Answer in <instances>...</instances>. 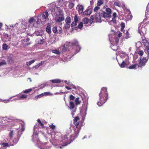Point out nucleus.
Listing matches in <instances>:
<instances>
[{
	"mask_svg": "<svg viewBox=\"0 0 149 149\" xmlns=\"http://www.w3.org/2000/svg\"><path fill=\"white\" fill-rule=\"evenodd\" d=\"M45 84H42L40 86V88H43L45 87Z\"/></svg>",
	"mask_w": 149,
	"mask_h": 149,
	"instance_id": "338daca9",
	"label": "nucleus"
},
{
	"mask_svg": "<svg viewBox=\"0 0 149 149\" xmlns=\"http://www.w3.org/2000/svg\"><path fill=\"white\" fill-rule=\"evenodd\" d=\"M74 6V4L72 2L69 3L68 7L70 8H72Z\"/></svg>",
	"mask_w": 149,
	"mask_h": 149,
	"instance_id": "49530a36",
	"label": "nucleus"
},
{
	"mask_svg": "<svg viewBox=\"0 0 149 149\" xmlns=\"http://www.w3.org/2000/svg\"><path fill=\"white\" fill-rule=\"evenodd\" d=\"M128 63L129 60H128V61L127 62H125V60H124L121 64H119V65L121 68H123L125 67Z\"/></svg>",
	"mask_w": 149,
	"mask_h": 149,
	"instance_id": "a211bd4d",
	"label": "nucleus"
},
{
	"mask_svg": "<svg viewBox=\"0 0 149 149\" xmlns=\"http://www.w3.org/2000/svg\"><path fill=\"white\" fill-rule=\"evenodd\" d=\"M74 21L72 22L71 24V25L72 26H74L77 24V23L78 21V18L77 15L75 16L74 18Z\"/></svg>",
	"mask_w": 149,
	"mask_h": 149,
	"instance_id": "f3484780",
	"label": "nucleus"
},
{
	"mask_svg": "<svg viewBox=\"0 0 149 149\" xmlns=\"http://www.w3.org/2000/svg\"><path fill=\"white\" fill-rule=\"evenodd\" d=\"M77 9L78 10L79 13V15L83 13V11L84 10V7L82 5H79L77 7Z\"/></svg>",
	"mask_w": 149,
	"mask_h": 149,
	"instance_id": "2eb2a0df",
	"label": "nucleus"
},
{
	"mask_svg": "<svg viewBox=\"0 0 149 149\" xmlns=\"http://www.w3.org/2000/svg\"><path fill=\"white\" fill-rule=\"evenodd\" d=\"M65 88L68 90H70L72 88H73L72 87V86H70V87H69L68 86H65Z\"/></svg>",
	"mask_w": 149,
	"mask_h": 149,
	"instance_id": "052dcab7",
	"label": "nucleus"
},
{
	"mask_svg": "<svg viewBox=\"0 0 149 149\" xmlns=\"http://www.w3.org/2000/svg\"><path fill=\"white\" fill-rule=\"evenodd\" d=\"M20 100V98H19V95H17V97L16 98H14L13 100ZM13 100H11V101H12Z\"/></svg>",
	"mask_w": 149,
	"mask_h": 149,
	"instance_id": "0e129e2a",
	"label": "nucleus"
},
{
	"mask_svg": "<svg viewBox=\"0 0 149 149\" xmlns=\"http://www.w3.org/2000/svg\"><path fill=\"white\" fill-rule=\"evenodd\" d=\"M92 8L91 6H89L83 12V14L84 15H90L92 13Z\"/></svg>",
	"mask_w": 149,
	"mask_h": 149,
	"instance_id": "ddd939ff",
	"label": "nucleus"
},
{
	"mask_svg": "<svg viewBox=\"0 0 149 149\" xmlns=\"http://www.w3.org/2000/svg\"><path fill=\"white\" fill-rule=\"evenodd\" d=\"M49 16L48 13L46 11L43 13L42 17L44 19H47Z\"/></svg>",
	"mask_w": 149,
	"mask_h": 149,
	"instance_id": "412c9836",
	"label": "nucleus"
},
{
	"mask_svg": "<svg viewBox=\"0 0 149 149\" xmlns=\"http://www.w3.org/2000/svg\"><path fill=\"white\" fill-rule=\"evenodd\" d=\"M38 126L37 125H35L33 128V134L32 136V140L35 143H36L38 145L41 144V148L42 149H48L51 147V146H48L47 145V143H42L40 141L38 137V133H37V130H36Z\"/></svg>",
	"mask_w": 149,
	"mask_h": 149,
	"instance_id": "f03ea898",
	"label": "nucleus"
},
{
	"mask_svg": "<svg viewBox=\"0 0 149 149\" xmlns=\"http://www.w3.org/2000/svg\"><path fill=\"white\" fill-rule=\"evenodd\" d=\"M65 23L70 24L71 20L70 18V17H67L65 19Z\"/></svg>",
	"mask_w": 149,
	"mask_h": 149,
	"instance_id": "c85d7f7f",
	"label": "nucleus"
},
{
	"mask_svg": "<svg viewBox=\"0 0 149 149\" xmlns=\"http://www.w3.org/2000/svg\"><path fill=\"white\" fill-rule=\"evenodd\" d=\"M83 21L85 24H87L89 22V19L88 18H84L83 19Z\"/></svg>",
	"mask_w": 149,
	"mask_h": 149,
	"instance_id": "c9c22d12",
	"label": "nucleus"
},
{
	"mask_svg": "<svg viewBox=\"0 0 149 149\" xmlns=\"http://www.w3.org/2000/svg\"><path fill=\"white\" fill-rule=\"evenodd\" d=\"M75 103L76 105L79 104L81 103V101L79 100V98L77 97L75 100Z\"/></svg>",
	"mask_w": 149,
	"mask_h": 149,
	"instance_id": "2f4dec72",
	"label": "nucleus"
},
{
	"mask_svg": "<svg viewBox=\"0 0 149 149\" xmlns=\"http://www.w3.org/2000/svg\"><path fill=\"white\" fill-rule=\"evenodd\" d=\"M53 83H59L61 82V80L59 79H55L50 80Z\"/></svg>",
	"mask_w": 149,
	"mask_h": 149,
	"instance_id": "a878e982",
	"label": "nucleus"
},
{
	"mask_svg": "<svg viewBox=\"0 0 149 149\" xmlns=\"http://www.w3.org/2000/svg\"><path fill=\"white\" fill-rule=\"evenodd\" d=\"M52 52L55 53L57 54H60V52L59 50L57 49L53 50L52 51Z\"/></svg>",
	"mask_w": 149,
	"mask_h": 149,
	"instance_id": "e433bc0d",
	"label": "nucleus"
},
{
	"mask_svg": "<svg viewBox=\"0 0 149 149\" xmlns=\"http://www.w3.org/2000/svg\"><path fill=\"white\" fill-rule=\"evenodd\" d=\"M69 107L68 106L70 109L71 110L73 109L74 108V103L71 101L70 102Z\"/></svg>",
	"mask_w": 149,
	"mask_h": 149,
	"instance_id": "6ab92c4d",
	"label": "nucleus"
},
{
	"mask_svg": "<svg viewBox=\"0 0 149 149\" xmlns=\"http://www.w3.org/2000/svg\"><path fill=\"white\" fill-rule=\"evenodd\" d=\"M146 29L145 27H142L141 28H139V32L141 35L143 36L146 34Z\"/></svg>",
	"mask_w": 149,
	"mask_h": 149,
	"instance_id": "4468645a",
	"label": "nucleus"
},
{
	"mask_svg": "<svg viewBox=\"0 0 149 149\" xmlns=\"http://www.w3.org/2000/svg\"><path fill=\"white\" fill-rule=\"evenodd\" d=\"M137 64H134L131 65L129 66V68L130 69H136V67L137 65Z\"/></svg>",
	"mask_w": 149,
	"mask_h": 149,
	"instance_id": "4c0bfd02",
	"label": "nucleus"
},
{
	"mask_svg": "<svg viewBox=\"0 0 149 149\" xmlns=\"http://www.w3.org/2000/svg\"><path fill=\"white\" fill-rule=\"evenodd\" d=\"M64 19V18L63 17L60 16L56 19V21L57 22H60L63 21Z\"/></svg>",
	"mask_w": 149,
	"mask_h": 149,
	"instance_id": "aec40b11",
	"label": "nucleus"
},
{
	"mask_svg": "<svg viewBox=\"0 0 149 149\" xmlns=\"http://www.w3.org/2000/svg\"><path fill=\"white\" fill-rule=\"evenodd\" d=\"M69 98L70 100H73L75 99V97L72 95H70Z\"/></svg>",
	"mask_w": 149,
	"mask_h": 149,
	"instance_id": "5fc2aeb1",
	"label": "nucleus"
},
{
	"mask_svg": "<svg viewBox=\"0 0 149 149\" xmlns=\"http://www.w3.org/2000/svg\"><path fill=\"white\" fill-rule=\"evenodd\" d=\"M39 20V19L37 17H33L29 19V22L31 24L33 21L38 22Z\"/></svg>",
	"mask_w": 149,
	"mask_h": 149,
	"instance_id": "dca6fc26",
	"label": "nucleus"
},
{
	"mask_svg": "<svg viewBox=\"0 0 149 149\" xmlns=\"http://www.w3.org/2000/svg\"><path fill=\"white\" fill-rule=\"evenodd\" d=\"M79 118L78 117H76L74 119V123L75 126L74 128V134L71 135H65L62 138L61 141L63 143L62 146H64L70 144L78 136L83 124L82 122L79 121Z\"/></svg>",
	"mask_w": 149,
	"mask_h": 149,
	"instance_id": "f257e3e1",
	"label": "nucleus"
},
{
	"mask_svg": "<svg viewBox=\"0 0 149 149\" xmlns=\"http://www.w3.org/2000/svg\"><path fill=\"white\" fill-rule=\"evenodd\" d=\"M6 64V63L5 61L4 60H3L1 61L0 62V67L3 65H5Z\"/></svg>",
	"mask_w": 149,
	"mask_h": 149,
	"instance_id": "a19ab883",
	"label": "nucleus"
},
{
	"mask_svg": "<svg viewBox=\"0 0 149 149\" xmlns=\"http://www.w3.org/2000/svg\"><path fill=\"white\" fill-rule=\"evenodd\" d=\"M32 89L31 88L29 89H28L26 90L23 91V93H28L29 92H30L31 91Z\"/></svg>",
	"mask_w": 149,
	"mask_h": 149,
	"instance_id": "864d4df0",
	"label": "nucleus"
},
{
	"mask_svg": "<svg viewBox=\"0 0 149 149\" xmlns=\"http://www.w3.org/2000/svg\"><path fill=\"white\" fill-rule=\"evenodd\" d=\"M108 93L107 91V88L102 87L99 94V101L97 103L99 106H102L104 104L108 99Z\"/></svg>",
	"mask_w": 149,
	"mask_h": 149,
	"instance_id": "20e7f679",
	"label": "nucleus"
},
{
	"mask_svg": "<svg viewBox=\"0 0 149 149\" xmlns=\"http://www.w3.org/2000/svg\"><path fill=\"white\" fill-rule=\"evenodd\" d=\"M103 3V0H99L97 3V5L98 6H100Z\"/></svg>",
	"mask_w": 149,
	"mask_h": 149,
	"instance_id": "58836bf2",
	"label": "nucleus"
},
{
	"mask_svg": "<svg viewBox=\"0 0 149 149\" xmlns=\"http://www.w3.org/2000/svg\"><path fill=\"white\" fill-rule=\"evenodd\" d=\"M54 33H56L57 31V27L54 26V27L52 29Z\"/></svg>",
	"mask_w": 149,
	"mask_h": 149,
	"instance_id": "603ef678",
	"label": "nucleus"
},
{
	"mask_svg": "<svg viewBox=\"0 0 149 149\" xmlns=\"http://www.w3.org/2000/svg\"><path fill=\"white\" fill-rule=\"evenodd\" d=\"M20 100H23L27 97V95L25 94L18 95Z\"/></svg>",
	"mask_w": 149,
	"mask_h": 149,
	"instance_id": "7c9ffc66",
	"label": "nucleus"
},
{
	"mask_svg": "<svg viewBox=\"0 0 149 149\" xmlns=\"http://www.w3.org/2000/svg\"><path fill=\"white\" fill-rule=\"evenodd\" d=\"M43 96H44V94L43 93H42L36 96L35 97L36 98H39L43 97Z\"/></svg>",
	"mask_w": 149,
	"mask_h": 149,
	"instance_id": "a18cd8bd",
	"label": "nucleus"
},
{
	"mask_svg": "<svg viewBox=\"0 0 149 149\" xmlns=\"http://www.w3.org/2000/svg\"><path fill=\"white\" fill-rule=\"evenodd\" d=\"M0 119L1 120H6L8 121V120H9V121L10 122L11 121H10V120H12V123H13V125H14L15 124H13V123H14L16 122H18L21 124V128H19V129H19V130L21 131V132H23L24 130L25 129V127H24V122L20 120H15L13 119H9L7 118H5L3 117H1Z\"/></svg>",
	"mask_w": 149,
	"mask_h": 149,
	"instance_id": "39448f33",
	"label": "nucleus"
},
{
	"mask_svg": "<svg viewBox=\"0 0 149 149\" xmlns=\"http://www.w3.org/2000/svg\"><path fill=\"white\" fill-rule=\"evenodd\" d=\"M129 33H128V31H127L126 32V37H125V38H129Z\"/></svg>",
	"mask_w": 149,
	"mask_h": 149,
	"instance_id": "69168bd1",
	"label": "nucleus"
},
{
	"mask_svg": "<svg viewBox=\"0 0 149 149\" xmlns=\"http://www.w3.org/2000/svg\"><path fill=\"white\" fill-rule=\"evenodd\" d=\"M45 42V40L44 39H40L38 41V43L40 44H42Z\"/></svg>",
	"mask_w": 149,
	"mask_h": 149,
	"instance_id": "79ce46f5",
	"label": "nucleus"
},
{
	"mask_svg": "<svg viewBox=\"0 0 149 149\" xmlns=\"http://www.w3.org/2000/svg\"><path fill=\"white\" fill-rule=\"evenodd\" d=\"M101 12L103 18L108 20L111 18V10L110 8H107L106 9L105 11H102Z\"/></svg>",
	"mask_w": 149,
	"mask_h": 149,
	"instance_id": "1a4fd4ad",
	"label": "nucleus"
},
{
	"mask_svg": "<svg viewBox=\"0 0 149 149\" xmlns=\"http://www.w3.org/2000/svg\"><path fill=\"white\" fill-rule=\"evenodd\" d=\"M122 33H120L117 36H115L114 34H109V39L111 44H113L115 43L117 44L118 42L119 38L122 36Z\"/></svg>",
	"mask_w": 149,
	"mask_h": 149,
	"instance_id": "6e6552de",
	"label": "nucleus"
},
{
	"mask_svg": "<svg viewBox=\"0 0 149 149\" xmlns=\"http://www.w3.org/2000/svg\"><path fill=\"white\" fill-rule=\"evenodd\" d=\"M76 109H74L73 111V112L71 113V114L72 116L74 115V113L76 111Z\"/></svg>",
	"mask_w": 149,
	"mask_h": 149,
	"instance_id": "774afa93",
	"label": "nucleus"
},
{
	"mask_svg": "<svg viewBox=\"0 0 149 149\" xmlns=\"http://www.w3.org/2000/svg\"><path fill=\"white\" fill-rule=\"evenodd\" d=\"M144 50L146 53H147L148 55H149V45L145 47Z\"/></svg>",
	"mask_w": 149,
	"mask_h": 149,
	"instance_id": "473e14b6",
	"label": "nucleus"
},
{
	"mask_svg": "<svg viewBox=\"0 0 149 149\" xmlns=\"http://www.w3.org/2000/svg\"><path fill=\"white\" fill-rule=\"evenodd\" d=\"M100 9V7L98 6H96L94 9L95 12H97V10Z\"/></svg>",
	"mask_w": 149,
	"mask_h": 149,
	"instance_id": "bf43d9fd",
	"label": "nucleus"
},
{
	"mask_svg": "<svg viewBox=\"0 0 149 149\" xmlns=\"http://www.w3.org/2000/svg\"><path fill=\"white\" fill-rule=\"evenodd\" d=\"M9 136L11 138L13 135V131H11L9 133Z\"/></svg>",
	"mask_w": 149,
	"mask_h": 149,
	"instance_id": "8fccbe9b",
	"label": "nucleus"
},
{
	"mask_svg": "<svg viewBox=\"0 0 149 149\" xmlns=\"http://www.w3.org/2000/svg\"><path fill=\"white\" fill-rule=\"evenodd\" d=\"M49 127L52 129H54L55 128V126L53 125V124L50 125Z\"/></svg>",
	"mask_w": 149,
	"mask_h": 149,
	"instance_id": "6e6d98bb",
	"label": "nucleus"
},
{
	"mask_svg": "<svg viewBox=\"0 0 149 149\" xmlns=\"http://www.w3.org/2000/svg\"><path fill=\"white\" fill-rule=\"evenodd\" d=\"M37 125L38 126H37V128L36 129L37 131H38V130L39 128L42 127L44 126L43 124L41 122L38 124H36L35 125Z\"/></svg>",
	"mask_w": 149,
	"mask_h": 149,
	"instance_id": "b1692460",
	"label": "nucleus"
},
{
	"mask_svg": "<svg viewBox=\"0 0 149 149\" xmlns=\"http://www.w3.org/2000/svg\"><path fill=\"white\" fill-rule=\"evenodd\" d=\"M46 31L48 33H51V28L49 25L46 28Z\"/></svg>",
	"mask_w": 149,
	"mask_h": 149,
	"instance_id": "f704fd0d",
	"label": "nucleus"
},
{
	"mask_svg": "<svg viewBox=\"0 0 149 149\" xmlns=\"http://www.w3.org/2000/svg\"><path fill=\"white\" fill-rule=\"evenodd\" d=\"M8 61L10 63H12L13 62L12 58L10 56L8 57Z\"/></svg>",
	"mask_w": 149,
	"mask_h": 149,
	"instance_id": "de8ad7c7",
	"label": "nucleus"
},
{
	"mask_svg": "<svg viewBox=\"0 0 149 149\" xmlns=\"http://www.w3.org/2000/svg\"><path fill=\"white\" fill-rule=\"evenodd\" d=\"M15 97V96H12L10 97L9 99H8V100H1V101L2 102H4V103H8L9 102H10V99L12 98V97Z\"/></svg>",
	"mask_w": 149,
	"mask_h": 149,
	"instance_id": "bb28decb",
	"label": "nucleus"
},
{
	"mask_svg": "<svg viewBox=\"0 0 149 149\" xmlns=\"http://www.w3.org/2000/svg\"><path fill=\"white\" fill-rule=\"evenodd\" d=\"M120 56L123 59H125V62H127L129 60V57L128 55L123 51L120 52L119 53Z\"/></svg>",
	"mask_w": 149,
	"mask_h": 149,
	"instance_id": "9b49d317",
	"label": "nucleus"
},
{
	"mask_svg": "<svg viewBox=\"0 0 149 149\" xmlns=\"http://www.w3.org/2000/svg\"><path fill=\"white\" fill-rule=\"evenodd\" d=\"M51 138V139L50 140L51 142L54 146H56L57 148H60L61 149L62 148V146H60L58 145V143H59V141H58L57 137L55 136L56 134L54 132H52V133L49 134Z\"/></svg>",
	"mask_w": 149,
	"mask_h": 149,
	"instance_id": "423d86ee",
	"label": "nucleus"
},
{
	"mask_svg": "<svg viewBox=\"0 0 149 149\" xmlns=\"http://www.w3.org/2000/svg\"><path fill=\"white\" fill-rule=\"evenodd\" d=\"M112 17V20L108 21L109 24L110 25H113L116 23V18L117 17V15L116 13H113Z\"/></svg>",
	"mask_w": 149,
	"mask_h": 149,
	"instance_id": "9d476101",
	"label": "nucleus"
},
{
	"mask_svg": "<svg viewBox=\"0 0 149 149\" xmlns=\"http://www.w3.org/2000/svg\"><path fill=\"white\" fill-rule=\"evenodd\" d=\"M44 95H53V94L50 92H45L43 93Z\"/></svg>",
	"mask_w": 149,
	"mask_h": 149,
	"instance_id": "3c124183",
	"label": "nucleus"
},
{
	"mask_svg": "<svg viewBox=\"0 0 149 149\" xmlns=\"http://www.w3.org/2000/svg\"><path fill=\"white\" fill-rule=\"evenodd\" d=\"M121 31H122L125 27L124 23H121Z\"/></svg>",
	"mask_w": 149,
	"mask_h": 149,
	"instance_id": "e2e57ef3",
	"label": "nucleus"
},
{
	"mask_svg": "<svg viewBox=\"0 0 149 149\" xmlns=\"http://www.w3.org/2000/svg\"><path fill=\"white\" fill-rule=\"evenodd\" d=\"M143 52L142 50L139 51L138 52V54L140 56H142L143 55Z\"/></svg>",
	"mask_w": 149,
	"mask_h": 149,
	"instance_id": "13d9d810",
	"label": "nucleus"
},
{
	"mask_svg": "<svg viewBox=\"0 0 149 149\" xmlns=\"http://www.w3.org/2000/svg\"><path fill=\"white\" fill-rule=\"evenodd\" d=\"M34 34L36 35L37 36H42L43 34L42 32V31H37L35 32Z\"/></svg>",
	"mask_w": 149,
	"mask_h": 149,
	"instance_id": "5701e85b",
	"label": "nucleus"
},
{
	"mask_svg": "<svg viewBox=\"0 0 149 149\" xmlns=\"http://www.w3.org/2000/svg\"><path fill=\"white\" fill-rule=\"evenodd\" d=\"M88 105V103L87 100H86L85 101H84L83 107H85L86 108V111L87 110Z\"/></svg>",
	"mask_w": 149,
	"mask_h": 149,
	"instance_id": "4be33fe9",
	"label": "nucleus"
},
{
	"mask_svg": "<svg viewBox=\"0 0 149 149\" xmlns=\"http://www.w3.org/2000/svg\"><path fill=\"white\" fill-rule=\"evenodd\" d=\"M2 145L4 147H8V143H3L2 144Z\"/></svg>",
	"mask_w": 149,
	"mask_h": 149,
	"instance_id": "680f3d73",
	"label": "nucleus"
},
{
	"mask_svg": "<svg viewBox=\"0 0 149 149\" xmlns=\"http://www.w3.org/2000/svg\"><path fill=\"white\" fill-rule=\"evenodd\" d=\"M35 61V60H33L30 61L29 62H26V64L27 65H30L31 64L33 63Z\"/></svg>",
	"mask_w": 149,
	"mask_h": 149,
	"instance_id": "ea45409f",
	"label": "nucleus"
},
{
	"mask_svg": "<svg viewBox=\"0 0 149 149\" xmlns=\"http://www.w3.org/2000/svg\"><path fill=\"white\" fill-rule=\"evenodd\" d=\"M142 43L143 44L144 47H147L148 46H149V43L145 40H143L142 41Z\"/></svg>",
	"mask_w": 149,
	"mask_h": 149,
	"instance_id": "393cba45",
	"label": "nucleus"
},
{
	"mask_svg": "<svg viewBox=\"0 0 149 149\" xmlns=\"http://www.w3.org/2000/svg\"><path fill=\"white\" fill-rule=\"evenodd\" d=\"M90 18V22L91 24L93 20L96 22H101L102 20V18H103L102 17V15H101V12L96 13L94 16L92 15Z\"/></svg>",
	"mask_w": 149,
	"mask_h": 149,
	"instance_id": "0eeeda50",
	"label": "nucleus"
},
{
	"mask_svg": "<svg viewBox=\"0 0 149 149\" xmlns=\"http://www.w3.org/2000/svg\"><path fill=\"white\" fill-rule=\"evenodd\" d=\"M148 59L147 58H140L139 61V64L138 65L139 67H141L145 65Z\"/></svg>",
	"mask_w": 149,
	"mask_h": 149,
	"instance_id": "f8f14e48",
	"label": "nucleus"
},
{
	"mask_svg": "<svg viewBox=\"0 0 149 149\" xmlns=\"http://www.w3.org/2000/svg\"><path fill=\"white\" fill-rule=\"evenodd\" d=\"M111 49L113 51H116L118 49V47H117L116 45H112L111 46Z\"/></svg>",
	"mask_w": 149,
	"mask_h": 149,
	"instance_id": "c756f323",
	"label": "nucleus"
},
{
	"mask_svg": "<svg viewBox=\"0 0 149 149\" xmlns=\"http://www.w3.org/2000/svg\"><path fill=\"white\" fill-rule=\"evenodd\" d=\"M67 84L68 85H69L70 86H72V87L74 89H76V87L75 86H74V85H73L69 81H68L67 83Z\"/></svg>",
	"mask_w": 149,
	"mask_h": 149,
	"instance_id": "37998d69",
	"label": "nucleus"
},
{
	"mask_svg": "<svg viewBox=\"0 0 149 149\" xmlns=\"http://www.w3.org/2000/svg\"><path fill=\"white\" fill-rule=\"evenodd\" d=\"M83 26V23L81 22H80L79 25H78V28H79L81 29Z\"/></svg>",
	"mask_w": 149,
	"mask_h": 149,
	"instance_id": "4d7b16f0",
	"label": "nucleus"
},
{
	"mask_svg": "<svg viewBox=\"0 0 149 149\" xmlns=\"http://www.w3.org/2000/svg\"><path fill=\"white\" fill-rule=\"evenodd\" d=\"M8 46L6 43H3L2 45V48L3 50H6L7 49Z\"/></svg>",
	"mask_w": 149,
	"mask_h": 149,
	"instance_id": "cd10ccee",
	"label": "nucleus"
},
{
	"mask_svg": "<svg viewBox=\"0 0 149 149\" xmlns=\"http://www.w3.org/2000/svg\"><path fill=\"white\" fill-rule=\"evenodd\" d=\"M114 5L115 6H118L119 7H120L121 6V5L120 3L117 2H115L114 3Z\"/></svg>",
	"mask_w": 149,
	"mask_h": 149,
	"instance_id": "09e8293b",
	"label": "nucleus"
},
{
	"mask_svg": "<svg viewBox=\"0 0 149 149\" xmlns=\"http://www.w3.org/2000/svg\"><path fill=\"white\" fill-rule=\"evenodd\" d=\"M132 16L130 13H129L127 14L126 17V19L128 21L131 20L132 18Z\"/></svg>",
	"mask_w": 149,
	"mask_h": 149,
	"instance_id": "72a5a7b5",
	"label": "nucleus"
},
{
	"mask_svg": "<svg viewBox=\"0 0 149 149\" xmlns=\"http://www.w3.org/2000/svg\"><path fill=\"white\" fill-rule=\"evenodd\" d=\"M73 45L75 46L74 47L76 48V52L75 53L74 55L75 54L79 52L80 49V47L79 45L78 42L76 40H74L72 42H66L64 45L63 47L62 50V52L63 53L66 51L68 50Z\"/></svg>",
	"mask_w": 149,
	"mask_h": 149,
	"instance_id": "7ed1b4c3",
	"label": "nucleus"
},
{
	"mask_svg": "<svg viewBox=\"0 0 149 149\" xmlns=\"http://www.w3.org/2000/svg\"><path fill=\"white\" fill-rule=\"evenodd\" d=\"M70 24L65 23L64 26V27L65 29H69L70 27Z\"/></svg>",
	"mask_w": 149,
	"mask_h": 149,
	"instance_id": "c03bdc74",
	"label": "nucleus"
}]
</instances>
